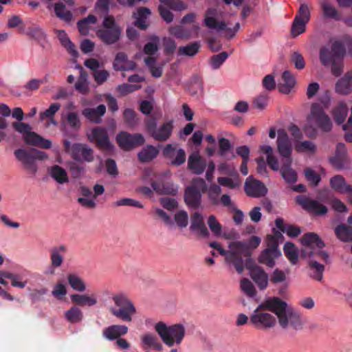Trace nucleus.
I'll list each match as a JSON object with an SVG mask.
<instances>
[{"instance_id": "55", "label": "nucleus", "mask_w": 352, "mask_h": 352, "mask_svg": "<svg viewBox=\"0 0 352 352\" xmlns=\"http://www.w3.org/2000/svg\"><path fill=\"white\" fill-rule=\"evenodd\" d=\"M151 40L154 42H148L147 43L143 49L144 53L148 56L154 55L159 50L157 43L160 41V38L157 36H153L151 37Z\"/></svg>"}, {"instance_id": "10", "label": "nucleus", "mask_w": 352, "mask_h": 352, "mask_svg": "<svg viewBox=\"0 0 352 352\" xmlns=\"http://www.w3.org/2000/svg\"><path fill=\"white\" fill-rule=\"evenodd\" d=\"M63 144L65 152L69 154L76 162H91L94 161V151L88 145L82 143L71 144L67 140H64Z\"/></svg>"}, {"instance_id": "61", "label": "nucleus", "mask_w": 352, "mask_h": 352, "mask_svg": "<svg viewBox=\"0 0 352 352\" xmlns=\"http://www.w3.org/2000/svg\"><path fill=\"white\" fill-rule=\"evenodd\" d=\"M175 221L177 225L183 228H186L188 223V215L186 211L179 210L175 214Z\"/></svg>"}, {"instance_id": "9", "label": "nucleus", "mask_w": 352, "mask_h": 352, "mask_svg": "<svg viewBox=\"0 0 352 352\" xmlns=\"http://www.w3.org/2000/svg\"><path fill=\"white\" fill-rule=\"evenodd\" d=\"M146 131L148 135L157 142H166L172 135L174 126L173 121L168 120L157 126V120L153 117L145 120Z\"/></svg>"}, {"instance_id": "12", "label": "nucleus", "mask_w": 352, "mask_h": 352, "mask_svg": "<svg viewBox=\"0 0 352 352\" xmlns=\"http://www.w3.org/2000/svg\"><path fill=\"white\" fill-rule=\"evenodd\" d=\"M345 54L344 44L340 41H336L331 43V50L327 47L320 48L319 58L321 64L327 67L337 59H343Z\"/></svg>"}, {"instance_id": "43", "label": "nucleus", "mask_w": 352, "mask_h": 352, "mask_svg": "<svg viewBox=\"0 0 352 352\" xmlns=\"http://www.w3.org/2000/svg\"><path fill=\"white\" fill-rule=\"evenodd\" d=\"M321 9L324 18L331 19L335 21H340L341 19L340 14L338 10L333 7L327 1H324L321 3Z\"/></svg>"}, {"instance_id": "33", "label": "nucleus", "mask_w": 352, "mask_h": 352, "mask_svg": "<svg viewBox=\"0 0 352 352\" xmlns=\"http://www.w3.org/2000/svg\"><path fill=\"white\" fill-rule=\"evenodd\" d=\"M219 150L218 154L228 160L235 157L230 141L226 138H221L218 141Z\"/></svg>"}, {"instance_id": "14", "label": "nucleus", "mask_w": 352, "mask_h": 352, "mask_svg": "<svg viewBox=\"0 0 352 352\" xmlns=\"http://www.w3.org/2000/svg\"><path fill=\"white\" fill-rule=\"evenodd\" d=\"M244 266L250 270L251 278L256 284L259 289L264 290L268 285V275L264 270L256 265L251 258H246Z\"/></svg>"}, {"instance_id": "5", "label": "nucleus", "mask_w": 352, "mask_h": 352, "mask_svg": "<svg viewBox=\"0 0 352 352\" xmlns=\"http://www.w3.org/2000/svg\"><path fill=\"white\" fill-rule=\"evenodd\" d=\"M114 306L109 308L111 315L123 322H131L132 317L136 314V309L132 301L123 293L112 296Z\"/></svg>"}, {"instance_id": "44", "label": "nucleus", "mask_w": 352, "mask_h": 352, "mask_svg": "<svg viewBox=\"0 0 352 352\" xmlns=\"http://www.w3.org/2000/svg\"><path fill=\"white\" fill-rule=\"evenodd\" d=\"M142 344L145 348H152L156 351H162L163 346L159 341L157 337L152 333H146L141 338Z\"/></svg>"}, {"instance_id": "32", "label": "nucleus", "mask_w": 352, "mask_h": 352, "mask_svg": "<svg viewBox=\"0 0 352 352\" xmlns=\"http://www.w3.org/2000/svg\"><path fill=\"white\" fill-rule=\"evenodd\" d=\"M151 186L157 194L175 195L177 192V188L170 182H164L162 180L153 181Z\"/></svg>"}, {"instance_id": "41", "label": "nucleus", "mask_w": 352, "mask_h": 352, "mask_svg": "<svg viewBox=\"0 0 352 352\" xmlns=\"http://www.w3.org/2000/svg\"><path fill=\"white\" fill-rule=\"evenodd\" d=\"M348 110L349 108L344 102H340L337 107L333 109L332 111L333 117L338 124H341L344 122L348 114Z\"/></svg>"}, {"instance_id": "39", "label": "nucleus", "mask_w": 352, "mask_h": 352, "mask_svg": "<svg viewBox=\"0 0 352 352\" xmlns=\"http://www.w3.org/2000/svg\"><path fill=\"white\" fill-rule=\"evenodd\" d=\"M50 175L58 184H65L69 182L66 170L58 165H54L49 169Z\"/></svg>"}, {"instance_id": "47", "label": "nucleus", "mask_w": 352, "mask_h": 352, "mask_svg": "<svg viewBox=\"0 0 352 352\" xmlns=\"http://www.w3.org/2000/svg\"><path fill=\"white\" fill-rule=\"evenodd\" d=\"M200 47L201 45L199 41L192 42L185 46L179 47L177 54L179 56H194L199 52Z\"/></svg>"}, {"instance_id": "24", "label": "nucleus", "mask_w": 352, "mask_h": 352, "mask_svg": "<svg viewBox=\"0 0 352 352\" xmlns=\"http://www.w3.org/2000/svg\"><path fill=\"white\" fill-rule=\"evenodd\" d=\"M24 142L31 146H39L41 148L48 149L52 146V142L50 140L43 138L35 132L30 131L29 133L23 135Z\"/></svg>"}, {"instance_id": "17", "label": "nucleus", "mask_w": 352, "mask_h": 352, "mask_svg": "<svg viewBox=\"0 0 352 352\" xmlns=\"http://www.w3.org/2000/svg\"><path fill=\"white\" fill-rule=\"evenodd\" d=\"M311 116L314 118L318 126L324 132H329L332 128L331 121L323 108L317 103L311 107Z\"/></svg>"}, {"instance_id": "31", "label": "nucleus", "mask_w": 352, "mask_h": 352, "mask_svg": "<svg viewBox=\"0 0 352 352\" xmlns=\"http://www.w3.org/2000/svg\"><path fill=\"white\" fill-rule=\"evenodd\" d=\"M206 161L197 153H192L188 157V166L193 173L200 175L206 167Z\"/></svg>"}, {"instance_id": "54", "label": "nucleus", "mask_w": 352, "mask_h": 352, "mask_svg": "<svg viewBox=\"0 0 352 352\" xmlns=\"http://www.w3.org/2000/svg\"><path fill=\"white\" fill-rule=\"evenodd\" d=\"M241 289L243 292L249 297H254L256 295V289L252 283L248 278H243L241 280Z\"/></svg>"}, {"instance_id": "4", "label": "nucleus", "mask_w": 352, "mask_h": 352, "mask_svg": "<svg viewBox=\"0 0 352 352\" xmlns=\"http://www.w3.org/2000/svg\"><path fill=\"white\" fill-rule=\"evenodd\" d=\"M301 257L307 260L309 276L317 281H322L324 271V265L320 263L323 261L325 264L330 263L329 255L326 252L312 253L309 249L302 250Z\"/></svg>"}, {"instance_id": "19", "label": "nucleus", "mask_w": 352, "mask_h": 352, "mask_svg": "<svg viewBox=\"0 0 352 352\" xmlns=\"http://www.w3.org/2000/svg\"><path fill=\"white\" fill-rule=\"evenodd\" d=\"M296 199L298 204L300 205L303 209L310 213L322 215L327 212V208L318 201L300 195L297 196Z\"/></svg>"}, {"instance_id": "46", "label": "nucleus", "mask_w": 352, "mask_h": 352, "mask_svg": "<svg viewBox=\"0 0 352 352\" xmlns=\"http://www.w3.org/2000/svg\"><path fill=\"white\" fill-rule=\"evenodd\" d=\"M58 37L62 45L67 49L72 56L77 57L78 56V52L76 49L75 45L70 41L64 30L58 31Z\"/></svg>"}, {"instance_id": "7", "label": "nucleus", "mask_w": 352, "mask_h": 352, "mask_svg": "<svg viewBox=\"0 0 352 352\" xmlns=\"http://www.w3.org/2000/svg\"><path fill=\"white\" fill-rule=\"evenodd\" d=\"M207 190V185L202 178L193 179L191 184L184 190L185 204L190 208L197 209L201 205L202 193Z\"/></svg>"}, {"instance_id": "22", "label": "nucleus", "mask_w": 352, "mask_h": 352, "mask_svg": "<svg viewBox=\"0 0 352 352\" xmlns=\"http://www.w3.org/2000/svg\"><path fill=\"white\" fill-rule=\"evenodd\" d=\"M67 251L65 245H58L50 249V267L52 269L50 274H54V269L60 267L64 261V255Z\"/></svg>"}, {"instance_id": "1", "label": "nucleus", "mask_w": 352, "mask_h": 352, "mask_svg": "<svg viewBox=\"0 0 352 352\" xmlns=\"http://www.w3.org/2000/svg\"><path fill=\"white\" fill-rule=\"evenodd\" d=\"M277 297H270L261 302L250 316V323L259 330H268L276 324V318L269 313L275 314Z\"/></svg>"}, {"instance_id": "11", "label": "nucleus", "mask_w": 352, "mask_h": 352, "mask_svg": "<svg viewBox=\"0 0 352 352\" xmlns=\"http://www.w3.org/2000/svg\"><path fill=\"white\" fill-rule=\"evenodd\" d=\"M209 246L217 250L221 255L225 256L226 261L232 264L239 274L242 273L241 261L235 257L239 250H245L242 243L230 242L229 244V250H225L219 243L215 241L210 242Z\"/></svg>"}, {"instance_id": "56", "label": "nucleus", "mask_w": 352, "mask_h": 352, "mask_svg": "<svg viewBox=\"0 0 352 352\" xmlns=\"http://www.w3.org/2000/svg\"><path fill=\"white\" fill-rule=\"evenodd\" d=\"M123 117L125 122L131 126H134L138 123L137 114L131 109H126L124 111Z\"/></svg>"}, {"instance_id": "63", "label": "nucleus", "mask_w": 352, "mask_h": 352, "mask_svg": "<svg viewBox=\"0 0 352 352\" xmlns=\"http://www.w3.org/2000/svg\"><path fill=\"white\" fill-rule=\"evenodd\" d=\"M221 192L220 186L217 184H212L210 186L208 190V198L211 201L212 204L217 205L219 203L218 196Z\"/></svg>"}, {"instance_id": "18", "label": "nucleus", "mask_w": 352, "mask_h": 352, "mask_svg": "<svg viewBox=\"0 0 352 352\" xmlns=\"http://www.w3.org/2000/svg\"><path fill=\"white\" fill-rule=\"evenodd\" d=\"M244 190L246 195L251 197H263L267 192V189L264 184L259 180L254 179L252 176L246 179Z\"/></svg>"}, {"instance_id": "36", "label": "nucleus", "mask_w": 352, "mask_h": 352, "mask_svg": "<svg viewBox=\"0 0 352 352\" xmlns=\"http://www.w3.org/2000/svg\"><path fill=\"white\" fill-rule=\"evenodd\" d=\"M159 154V150L153 145L145 146L138 154L142 163H147L155 159Z\"/></svg>"}, {"instance_id": "57", "label": "nucleus", "mask_w": 352, "mask_h": 352, "mask_svg": "<svg viewBox=\"0 0 352 352\" xmlns=\"http://www.w3.org/2000/svg\"><path fill=\"white\" fill-rule=\"evenodd\" d=\"M208 225L211 232L215 235L219 236L222 232V226L217 221V218L214 215H210L208 218Z\"/></svg>"}, {"instance_id": "29", "label": "nucleus", "mask_w": 352, "mask_h": 352, "mask_svg": "<svg viewBox=\"0 0 352 352\" xmlns=\"http://www.w3.org/2000/svg\"><path fill=\"white\" fill-rule=\"evenodd\" d=\"M292 162L293 160H287L280 162L281 166H279L278 169L283 179L289 184H294L297 181L296 172L292 168Z\"/></svg>"}, {"instance_id": "38", "label": "nucleus", "mask_w": 352, "mask_h": 352, "mask_svg": "<svg viewBox=\"0 0 352 352\" xmlns=\"http://www.w3.org/2000/svg\"><path fill=\"white\" fill-rule=\"evenodd\" d=\"M260 151L266 154V161L269 167L274 171H278L279 164L278 159L273 154V148L271 146L263 144L260 146Z\"/></svg>"}, {"instance_id": "6", "label": "nucleus", "mask_w": 352, "mask_h": 352, "mask_svg": "<svg viewBox=\"0 0 352 352\" xmlns=\"http://www.w3.org/2000/svg\"><path fill=\"white\" fill-rule=\"evenodd\" d=\"M121 28L116 23L114 16H104L101 27L96 31V36L105 45H110L118 43L121 37Z\"/></svg>"}, {"instance_id": "15", "label": "nucleus", "mask_w": 352, "mask_h": 352, "mask_svg": "<svg viewBox=\"0 0 352 352\" xmlns=\"http://www.w3.org/2000/svg\"><path fill=\"white\" fill-rule=\"evenodd\" d=\"M116 140L119 146L124 151H130L136 146L144 144L145 142L142 134H131L126 131L120 132L116 135Z\"/></svg>"}, {"instance_id": "52", "label": "nucleus", "mask_w": 352, "mask_h": 352, "mask_svg": "<svg viewBox=\"0 0 352 352\" xmlns=\"http://www.w3.org/2000/svg\"><path fill=\"white\" fill-rule=\"evenodd\" d=\"M307 23H308L305 22L298 18H294L291 28L292 36L295 38L305 32L306 30V25Z\"/></svg>"}, {"instance_id": "50", "label": "nucleus", "mask_w": 352, "mask_h": 352, "mask_svg": "<svg viewBox=\"0 0 352 352\" xmlns=\"http://www.w3.org/2000/svg\"><path fill=\"white\" fill-rule=\"evenodd\" d=\"M54 12L57 17L65 21L69 22L72 19V13L69 10H66V7L62 2L54 5Z\"/></svg>"}, {"instance_id": "34", "label": "nucleus", "mask_w": 352, "mask_h": 352, "mask_svg": "<svg viewBox=\"0 0 352 352\" xmlns=\"http://www.w3.org/2000/svg\"><path fill=\"white\" fill-rule=\"evenodd\" d=\"M216 12L215 9L208 8L205 12L204 25L210 29H224L226 28V22L218 21L212 16Z\"/></svg>"}, {"instance_id": "40", "label": "nucleus", "mask_w": 352, "mask_h": 352, "mask_svg": "<svg viewBox=\"0 0 352 352\" xmlns=\"http://www.w3.org/2000/svg\"><path fill=\"white\" fill-rule=\"evenodd\" d=\"M331 187L341 193L351 192L352 186L346 184L344 177L341 175H336L330 179Z\"/></svg>"}, {"instance_id": "42", "label": "nucleus", "mask_w": 352, "mask_h": 352, "mask_svg": "<svg viewBox=\"0 0 352 352\" xmlns=\"http://www.w3.org/2000/svg\"><path fill=\"white\" fill-rule=\"evenodd\" d=\"M64 316L68 322L72 324L80 322L84 317L82 310L75 305L65 312Z\"/></svg>"}, {"instance_id": "64", "label": "nucleus", "mask_w": 352, "mask_h": 352, "mask_svg": "<svg viewBox=\"0 0 352 352\" xmlns=\"http://www.w3.org/2000/svg\"><path fill=\"white\" fill-rule=\"evenodd\" d=\"M294 18H298L308 23L310 20V10L308 6L305 3H302Z\"/></svg>"}, {"instance_id": "8", "label": "nucleus", "mask_w": 352, "mask_h": 352, "mask_svg": "<svg viewBox=\"0 0 352 352\" xmlns=\"http://www.w3.org/2000/svg\"><path fill=\"white\" fill-rule=\"evenodd\" d=\"M14 155L17 160L22 164L24 168L33 175H35L38 170L36 161L37 160H43L47 157L44 152L36 148L30 150L19 148L14 151Z\"/></svg>"}, {"instance_id": "58", "label": "nucleus", "mask_w": 352, "mask_h": 352, "mask_svg": "<svg viewBox=\"0 0 352 352\" xmlns=\"http://www.w3.org/2000/svg\"><path fill=\"white\" fill-rule=\"evenodd\" d=\"M160 1L175 11H182L187 8L186 5L181 0H160Z\"/></svg>"}, {"instance_id": "28", "label": "nucleus", "mask_w": 352, "mask_h": 352, "mask_svg": "<svg viewBox=\"0 0 352 352\" xmlns=\"http://www.w3.org/2000/svg\"><path fill=\"white\" fill-rule=\"evenodd\" d=\"M106 113L104 104H100L96 108H85L82 110V114L89 121L99 124L102 122V117Z\"/></svg>"}, {"instance_id": "35", "label": "nucleus", "mask_w": 352, "mask_h": 352, "mask_svg": "<svg viewBox=\"0 0 352 352\" xmlns=\"http://www.w3.org/2000/svg\"><path fill=\"white\" fill-rule=\"evenodd\" d=\"M275 225L280 231L286 233L291 238L298 236L301 232L299 227L286 224L281 218H277L275 220Z\"/></svg>"}, {"instance_id": "60", "label": "nucleus", "mask_w": 352, "mask_h": 352, "mask_svg": "<svg viewBox=\"0 0 352 352\" xmlns=\"http://www.w3.org/2000/svg\"><path fill=\"white\" fill-rule=\"evenodd\" d=\"M295 148L297 152L302 153V152H315L316 147V145L311 142V141H304L298 142L296 144Z\"/></svg>"}, {"instance_id": "53", "label": "nucleus", "mask_w": 352, "mask_h": 352, "mask_svg": "<svg viewBox=\"0 0 352 352\" xmlns=\"http://www.w3.org/2000/svg\"><path fill=\"white\" fill-rule=\"evenodd\" d=\"M229 54L226 52L213 55L210 58V65L212 69H219L228 58Z\"/></svg>"}, {"instance_id": "20", "label": "nucleus", "mask_w": 352, "mask_h": 352, "mask_svg": "<svg viewBox=\"0 0 352 352\" xmlns=\"http://www.w3.org/2000/svg\"><path fill=\"white\" fill-rule=\"evenodd\" d=\"M304 248L302 250L309 249L312 253L324 252L322 249L325 246L323 241L314 232L305 234L301 239Z\"/></svg>"}, {"instance_id": "3", "label": "nucleus", "mask_w": 352, "mask_h": 352, "mask_svg": "<svg viewBox=\"0 0 352 352\" xmlns=\"http://www.w3.org/2000/svg\"><path fill=\"white\" fill-rule=\"evenodd\" d=\"M154 329L163 343L168 347L179 345L186 334L184 326L179 323L167 325L165 322L160 321L155 324Z\"/></svg>"}, {"instance_id": "62", "label": "nucleus", "mask_w": 352, "mask_h": 352, "mask_svg": "<svg viewBox=\"0 0 352 352\" xmlns=\"http://www.w3.org/2000/svg\"><path fill=\"white\" fill-rule=\"evenodd\" d=\"M305 175L307 180L314 186H318L321 180L320 176L310 168H307L305 170Z\"/></svg>"}, {"instance_id": "16", "label": "nucleus", "mask_w": 352, "mask_h": 352, "mask_svg": "<svg viewBox=\"0 0 352 352\" xmlns=\"http://www.w3.org/2000/svg\"><path fill=\"white\" fill-rule=\"evenodd\" d=\"M277 149L281 157L280 162L293 160L292 157V142L284 129L278 131Z\"/></svg>"}, {"instance_id": "2", "label": "nucleus", "mask_w": 352, "mask_h": 352, "mask_svg": "<svg viewBox=\"0 0 352 352\" xmlns=\"http://www.w3.org/2000/svg\"><path fill=\"white\" fill-rule=\"evenodd\" d=\"M275 315L277 317L280 327L283 329L292 328L294 330H300L302 328L304 322L302 314L289 305L285 301L277 297Z\"/></svg>"}, {"instance_id": "25", "label": "nucleus", "mask_w": 352, "mask_h": 352, "mask_svg": "<svg viewBox=\"0 0 352 352\" xmlns=\"http://www.w3.org/2000/svg\"><path fill=\"white\" fill-rule=\"evenodd\" d=\"M176 152V156L174 160H172V164L175 166H180L183 164L186 161V153L184 149L179 148L176 150L172 144H167L164 150L163 155L165 157L172 159L175 156Z\"/></svg>"}, {"instance_id": "13", "label": "nucleus", "mask_w": 352, "mask_h": 352, "mask_svg": "<svg viewBox=\"0 0 352 352\" xmlns=\"http://www.w3.org/2000/svg\"><path fill=\"white\" fill-rule=\"evenodd\" d=\"M88 140L96 144L100 150L111 154L114 146L110 142L107 131L105 128L96 126L91 129L90 134L87 135Z\"/></svg>"}, {"instance_id": "45", "label": "nucleus", "mask_w": 352, "mask_h": 352, "mask_svg": "<svg viewBox=\"0 0 352 352\" xmlns=\"http://www.w3.org/2000/svg\"><path fill=\"white\" fill-rule=\"evenodd\" d=\"M283 251L289 262L292 265H296L298 260L299 252L295 244L289 241L286 242L283 247Z\"/></svg>"}, {"instance_id": "49", "label": "nucleus", "mask_w": 352, "mask_h": 352, "mask_svg": "<svg viewBox=\"0 0 352 352\" xmlns=\"http://www.w3.org/2000/svg\"><path fill=\"white\" fill-rule=\"evenodd\" d=\"M168 32L172 36L179 39H189L191 36L190 31L182 25H174L168 28Z\"/></svg>"}, {"instance_id": "59", "label": "nucleus", "mask_w": 352, "mask_h": 352, "mask_svg": "<svg viewBox=\"0 0 352 352\" xmlns=\"http://www.w3.org/2000/svg\"><path fill=\"white\" fill-rule=\"evenodd\" d=\"M269 97L267 94H261L254 98L252 101V107L259 110H263L267 106Z\"/></svg>"}, {"instance_id": "30", "label": "nucleus", "mask_w": 352, "mask_h": 352, "mask_svg": "<svg viewBox=\"0 0 352 352\" xmlns=\"http://www.w3.org/2000/svg\"><path fill=\"white\" fill-rule=\"evenodd\" d=\"M336 91L347 95L352 91V71L346 72L336 84Z\"/></svg>"}, {"instance_id": "37", "label": "nucleus", "mask_w": 352, "mask_h": 352, "mask_svg": "<svg viewBox=\"0 0 352 352\" xmlns=\"http://www.w3.org/2000/svg\"><path fill=\"white\" fill-rule=\"evenodd\" d=\"M281 255V252H275L270 249H265L258 256V261L260 263L266 265L269 267L275 265V259Z\"/></svg>"}, {"instance_id": "21", "label": "nucleus", "mask_w": 352, "mask_h": 352, "mask_svg": "<svg viewBox=\"0 0 352 352\" xmlns=\"http://www.w3.org/2000/svg\"><path fill=\"white\" fill-rule=\"evenodd\" d=\"M261 238L257 236H252L248 241H239V242L242 243L243 244V249L245 250H239L237 254L236 255V258L238 260L241 261V264L242 267V272L244 270V260L243 257L246 258H250L252 256V250L256 249L261 243Z\"/></svg>"}, {"instance_id": "27", "label": "nucleus", "mask_w": 352, "mask_h": 352, "mask_svg": "<svg viewBox=\"0 0 352 352\" xmlns=\"http://www.w3.org/2000/svg\"><path fill=\"white\" fill-rule=\"evenodd\" d=\"M330 163L337 168L344 167L347 162V152L346 146L343 143H338L336 145L335 155L329 158Z\"/></svg>"}, {"instance_id": "26", "label": "nucleus", "mask_w": 352, "mask_h": 352, "mask_svg": "<svg viewBox=\"0 0 352 352\" xmlns=\"http://www.w3.org/2000/svg\"><path fill=\"white\" fill-rule=\"evenodd\" d=\"M72 302L77 307H93L97 305L98 298L96 294H74L70 296Z\"/></svg>"}, {"instance_id": "48", "label": "nucleus", "mask_w": 352, "mask_h": 352, "mask_svg": "<svg viewBox=\"0 0 352 352\" xmlns=\"http://www.w3.org/2000/svg\"><path fill=\"white\" fill-rule=\"evenodd\" d=\"M335 234L337 237L342 241H352V227L342 223L338 225L335 229Z\"/></svg>"}, {"instance_id": "23", "label": "nucleus", "mask_w": 352, "mask_h": 352, "mask_svg": "<svg viewBox=\"0 0 352 352\" xmlns=\"http://www.w3.org/2000/svg\"><path fill=\"white\" fill-rule=\"evenodd\" d=\"M129 329L124 324H112L102 330V336L107 340H117L128 333Z\"/></svg>"}, {"instance_id": "51", "label": "nucleus", "mask_w": 352, "mask_h": 352, "mask_svg": "<svg viewBox=\"0 0 352 352\" xmlns=\"http://www.w3.org/2000/svg\"><path fill=\"white\" fill-rule=\"evenodd\" d=\"M67 280L71 287L75 291L82 292L86 289V285L84 281L81 278L74 274H69Z\"/></svg>"}]
</instances>
